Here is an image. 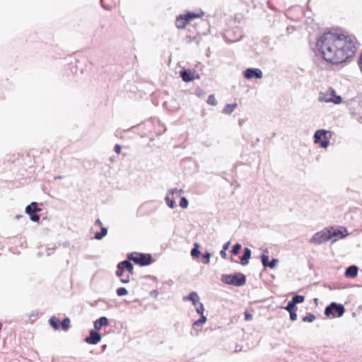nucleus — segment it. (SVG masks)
<instances>
[{
    "mask_svg": "<svg viewBox=\"0 0 362 362\" xmlns=\"http://www.w3.org/2000/svg\"><path fill=\"white\" fill-rule=\"evenodd\" d=\"M339 35L327 32L324 33L317 41L316 46L318 52L324 59L332 64L339 63L337 42Z\"/></svg>",
    "mask_w": 362,
    "mask_h": 362,
    "instance_id": "f257e3e1",
    "label": "nucleus"
},
{
    "mask_svg": "<svg viewBox=\"0 0 362 362\" xmlns=\"http://www.w3.org/2000/svg\"><path fill=\"white\" fill-rule=\"evenodd\" d=\"M356 42L354 35L341 31V64L353 59L357 49Z\"/></svg>",
    "mask_w": 362,
    "mask_h": 362,
    "instance_id": "f03ea898",
    "label": "nucleus"
},
{
    "mask_svg": "<svg viewBox=\"0 0 362 362\" xmlns=\"http://www.w3.org/2000/svg\"><path fill=\"white\" fill-rule=\"evenodd\" d=\"M339 235V228L334 226H328L315 233L308 240V243L314 245H320L329 240L336 242Z\"/></svg>",
    "mask_w": 362,
    "mask_h": 362,
    "instance_id": "7ed1b4c3",
    "label": "nucleus"
},
{
    "mask_svg": "<svg viewBox=\"0 0 362 362\" xmlns=\"http://www.w3.org/2000/svg\"><path fill=\"white\" fill-rule=\"evenodd\" d=\"M221 281L228 285L235 286H242L246 282L245 276L243 274L238 273L235 274H224L221 276Z\"/></svg>",
    "mask_w": 362,
    "mask_h": 362,
    "instance_id": "20e7f679",
    "label": "nucleus"
},
{
    "mask_svg": "<svg viewBox=\"0 0 362 362\" xmlns=\"http://www.w3.org/2000/svg\"><path fill=\"white\" fill-rule=\"evenodd\" d=\"M332 136L330 131L319 129L315 132L314 143L320 144L322 148H326L329 145V139Z\"/></svg>",
    "mask_w": 362,
    "mask_h": 362,
    "instance_id": "39448f33",
    "label": "nucleus"
},
{
    "mask_svg": "<svg viewBox=\"0 0 362 362\" xmlns=\"http://www.w3.org/2000/svg\"><path fill=\"white\" fill-rule=\"evenodd\" d=\"M128 258L141 266H147L152 262V257L150 254L133 252L128 255Z\"/></svg>",
    "mask_w": 362,
    "mask_h": 362,
    "instance_id": "423d86ee",
    "label": "nucleus"
},
{
    "mask_svg": "<svg viewBox=\"0 0 362 362\" xmlns=\"http://www.w3.org/2000/svg\"><path fill=\"white\" fill-rule=\"evenodd\" d=\"M318 100L320 102L339 104V96L336 95L332 88H329L325 92H320L319 93Z\"/></svg>",
    "mask_w": 362,
    "mask_h": 362,
    "instance_id": "0eeeda50",
    "label": "nucleus"
},
{
    "mask_svg": "<svg viewBox=\"0 0 362 362\" xmlns=\"http://www.w3.org/2000/svg\"><path fill=\"white\" fill-rule=\"evenodd\" d=\"M202 15L195 13H187L177 17L176 26L178 28H184L187 24L194 18H199Z\"/></svg>",
    "mask_w": 362,
    "mask_h": 362,
    "instance_id": "6e6552de",
    "label": "nucleus"
},
{
    "mask_svg": "<svg viewBox=\"0 0 362 362\" xmlns=\"http://www.w3.org/2000/svg\"><path fill=\"white\" fill-rule=\"evenodd\" d=\"M325 315L328 317H339V304L332 303L325 308Z\"/></svg>",
    "mask_w": 362,
    "mask_h": 362,
    "instance_id": "1a4fd4ad",
    "label": "nucleus"
},
{
    "mask_svg": "<svg viewBox=\"0 0 362 362\" xmlns=\"http://www.w3.org/2000/svg\"><path fill=\"white\" fill-rule=\"evenodd\" d=\"M243 76L247 79H252V78H262V72L260 69H256V68H250L247 69L244 73Z\"/></svg>",
    "mask_w": 362,
    "mask_h": 362,
    "instance_id": "9d476101",
    "label": "nucleus"
},
{
    "mask_svg": "<svg viewBox=\"0 0 362 362\" xmlns=\"http://www.w3.org/2000/svg\"><path fill=\"white\" fill-rule=\"evenodd\" d=\"M100 339L101 336L97 330H90V335L85 339V341L89 344H96Z\"/></svg>",
    "mask_w": 362,
    "mask_h": 362,
    "instance_id": "9b49d317",
    "label": "nucleus"
},
{
    "mask_svg": "<svg viewBox=\"0 0 362 362\" xmlns=\"http://www.w3.org/2000/svg\"><path fill=\"white\" fill-rule=\"evenodd\" d=\"M358 267L356 265L349 266L345 271L344 276L349 279H354L357 276Z\"/></svg>",
    "mask_w": 362,
    "mask_h": 362,
    "instance_id": "f8f14e48",
    "label": "nucleus"
},
{
    "mask_svg": "<svg viewBox=\"0 0 362 362\" xmlns=\"http://www.w3.org/2000/svg\"><path fill=\"white\" fill-rule=\"evenodd\" d=\"M195 73L191 71L190 70H184L180 71V76L182 80L185 82H189L194 79Z\"/></svg>",
    "mask_w": 362,
    "mask_h": 362,
    "instance_id": "ddd939ff",
    "label": "nucleus"
},
{
    "mask_svg": "<svg viewBox=\"0 0 362 362\" xmlns=\"http://www.w3.org/2000/svg\"><path fill=\"white\" fill-rule=\"evenodd\" d=\"M109 324V320L106 317H101L94 322V328L98 331L103 326H107Z\"/></svg>",
    "mask_w": 362,
    "mask_h": 362,
    "instance_id": "4468645a",
    "label": "nucleus"
},
{
    "mask_svg": "<svg viewBox=\"0 0 362 362\" xmlns=\"http://www.w3.org/2000/svg\"><path fill=\"white\" fill-rule=\"evenodd\" d=\"M41 211V209L37 207V204L36 202H32L30 205H28L25 207V212L28 214H35Z\"/></svg>",
    "mask_w": 362,
    "mask_h": 362,
    "instance_id": "2eb2a0df",
    "label": "nucleus"
},
{
    "mask_svg": "<svg viewBox=\"0 0 362 362\" xmlns=\"http://www.w3.org/2000/svg\"><path fill=\"white\" fill-rule=\"evenodd\" d=\"M250 257L251 250L249 248L245 247L244 250V255L241 257L240 264L243 266L247 265L249 262V259L250 258Z\"/></svg>",
    "mask_w": 362,
    "mask_h": 362,
    "instance_id": "dca6fc26",
    "label": "nucleus"
},
{
    "mask_svg": "<svg viewBox=\"0 0 362 362\" xmlns=\"http://www.w3.org/2000/svg\"><path fill=\"white\" fill-rule=\"evenodd\" d=\"M185 300H190L192 302L193 305H196L197 303L199 302V297L197 294V293L194 292V291H192L191 292L188 296L187 297H184L183 298Z\"/></svg>",
    "mask_w": 362,
    "mask_h": 362,
    "instance_id": "f3484780",
    "label": "nucleus"
},
{
    "mask_svg": "<svg viewBox=\"0 0 362 362\" xmlns=\"http://www.w3.org/2000/svg\"><path fill=\"white\" fill-rule=\"evenodd\" d=\"M120 264L123 265L127 273L131 274H133L134 267H133V264L130 262L125 260V261L121 262Z\"/></svg>",
    "mask_w": 362,
    "mask_h": 362,
    "instance_id": "a211bd4d",
    "label": "nucleus"
},
{
    "mask_svg": "<svg viewBox=\"0 0 362 362\" xmlns=\"http://www.w3.org/2000/svg\"><path fill=\"white\" fill-rule=\"evenodd\" d=\"M237 103L227 104L226 105H225L223 110V112L226 115H230L233 112V110L237 107Z\"/></svg>",
    "mask_w": 362,
    "mask_h": 362,
    "instance_id": "6ab92c4d",
    "label": "nucleus"
},
{
    "mask_svg": "<svg viewBox=\"0 0 362 362\" xmlns=\"http://www.w3.org/2000/svg\"><path fill=\"white\" fill-rule=\"evenodd\" d=\"M107 233V230L105 227H101L100 232H98L95 234V238L97 240H101Z\"/></svg>",
    "mask_w": 362,
    "mask_h": 362,
    "instance_id": "aec40b11",
    "label": "nucleus"
},
{
    "mask_svg": "<svg viewBox=\"0 0 362 362\" xmlns=\"http://www.w3.org/2000/svg\"><path fill=\"white\" fill-rule=\"evenodd\" d=\"M206 317L204 315H201L200 319L195 321L193 323L192 327H202L206 322Z\"/></svg>",
    "mask_w": 362,
    "mask_h": 362,
    "instance_id": "412c9836",
    "label": "nucleus"
},
{
    "mask_svg": "<svg viewBox=\"0 0 362 362\" xmlns=\"http://www.w3.org/2000/svg\"><path fill=\"white\" fill-rule=\"evenodd\" d=\"M124 273H127L126 271H125V269L123 267V265L120 264V262H119L117 264V271H116V275L118 277H122V276H124Z\"/></svg>",
    "mask_w": 362,
    "mask_h": 362,
    "instance_id": "4be33fe9",
    "label": "nucleus"
},
{
    "mask_svg": "<svg viewBox=\"0 0 362 362\" xmlns=\"http://www.w3.org/2000/svg\"><path fill=\"white\" fill-rule=\"evenodd\" d=\"M199 254H200V252L199 250V244L195 243L194 247L191 250V255L192 256V257L195 258V257H198L199 256Z\"/></svg>",
    "mask_w": 362,
    "mask_h": 362,
    "instance_id": "5701e85b",
    "label": "nucleus"
},
{
    "mask_svg": "<svg viewBox=\"0 0 362 362\" xmlns=\"http://www.w3.org/2000/svg\"><path fill=\"white\" fill-rule=\"evenodd\" d=\"M288 312H291L297 310L296 305L291 300L288 303V305L286 307L283 308Z\"/></svg>",
    "mask_w": 362,
    "mask_h": 362,
    "instance_id": "b1692460",
    "label": "nucleus"
},
{
    "mask_svg": "<svg viewBox=\"0 0 362 362\" xmlns=\"http://www.w3.org/2000/svg\"><path fill=\"white\" fill-rule=\"evenodd\" d=\"M305 298L303 296L296 295L292 298V302L296 305L298 303H301L304 301Z\"/></svg>",
    "mask_w": 362,
    "mask_h": 362,
    "instance_id": "393cba45",
    "label": "nucleus"
},
{
    "mask_svg": "<svg viewBox=\"0 0 362 362\" xmlns=\"http://www.w3.org/2000/svg\"><path fill=\"white\" fill-rule=\"evenodd\" d=\"M49 322L50 325L53 328H54L55 329H59V321L57 320V319L56 317H51L49 319Z\"/></svg>",
    "mask_w": 362,
    "mask_h": 362,
    "instance_id": "a878e982",
    "label": "nucleus"
},
{
    "mask_svg": "<svg viewBox=\"0 0 362 362\" xmlns=\"http://www.w3.org/2000/svg\"><path fill=\"white\" fill-rule=\"evenodd\" d=\"M70 319L66 317L64 320H63L62 322V328L63 330H67L70 327Z\"/></svg>",
    "mask_w": 362,
    "mask_h": 362,
    "instance_id": "bb28decb",
    "label": "nucleus"
},
{
    "mask_svg": "<svg viewBox=\"0 0 362 362\" xmlns=\"http://www.w3.org/2000/svg\"><path fill=\"white\" fill-rule=\"evenodd\" d=\"M165 202L167 205L170 208L173 209L175 207V202L173 198H170L169 194H168L165 198Z\"/></svg>",
    "mask_w": 362,
    "mask_h": 362,
    "instance_id": "cd10ccee",
    "label": "nucleus"
},
{
    "mask_svg": "<svg viewBox=\"0 0 362 362\" xmlns=\"http://www.w3.org/2000/svg\"><path fill=\"white\" fill-rule=\"evenodd\" d=\"M116 292L119 296H123L128 293L127 290L124 287L118 288Z\"/></svg>",
    "mask_w": 362,
    "mask_h": 362,
    "instance_id": "c85d7f7f",
    "label": "nucleus"
},
{
    "mask_svg": "<svg viewBox=\"0 0 362 362\" xmlns=\"http://www.w3.org/2000/svg\"><path fill=\"white\" fill-rule=\"evenodd\" d=\"M207 103L211 105H216L217 104V101L214 95H210L208 97Z\"/></svg>",
    "mask_w": 362,
    "mask_h": 362,
    "instance_id": "c756f323",
    "label": "nucleus"
},
{
    "mask_svg": "<svg viewBox=\"0 0 362 362\" xmlns=\"http://www.w3.org/2000/svg\"><path fill=\"white\" fill-rule=\"evenodd\" d=\"M188 204H189V202L185 197H183L180 199V207H182V209H187L188 206Z\"/></svg>",
    "mask_w": 362,
    "mask_h": 362,
    "instance_id": "7c9ffc66",
    "label": "nucleus"
},
{
    "mask_svg": "<svg viewBox=\"0 0 362 362\" xmlns=\"http://www.w3.org/2000/svg\"><path fill=\"white\" fill-rule=\"evenodd\" d=\"M315 316L313 314H309L303 318V322H312L315 320Z\"/></svg>",
    "mask_w": 362,
    "mask_h": 362,
    "instance_id": "2f4dec72",
    "label": "nucleus"
},
{
    "mask_svg": "<svg viewBox=\"0 0 362 362\" xmlns=\"http://www.w3.org/2000/svg\"><path fill=\"white\" fill-rule=\"evenodd\" d=\"M183 192V190L182 189H177V188H173V189H171L169 192H168V194H172V196H173L174 194H176L177 196L181 194Z\"/></svg>",
    "mask_w": 362,
    "mask_h": 362,
    "instance_id": "473e14b6",
    "label": "nucleus"
},
{
    "mask_svg": "<svg viewBox=\"0 0 362 362\" xmlns=\"http://www.w3.org/2000/svg\"><path fill=\"white\" fill-rule=\"evenodd\" d=\"M240 248H241V245H240V244H239V243H237V244H235V245L233 246V249H232V250H231V252H232L233 255H238V252H239V251H240Z\"/></svg>",
    "mask_w": 362,
    "mask_h": 362,
    "instance_id": "72a5a7b5",
    "label": "nucleus"
},
{
    "mask_svg": "<svg viewBox=\"0 0 362 362\" xmlns=\"http://www.w3.org/2000/svg\"><path fill=\"white\" fill-rule=\"evenodd\" d=\"M210 257H211V254L209 252H207L205 254H204L202 255L203 262L206 264H209L210 262Z\"/></svg>",
    "mask_w": 362,
    "mask_h": 362,
    "instance_id": "f704fd0d",
    "label": "nucleus"
},
{
    "mask_svg": "<svg viewBox=\"0 0 362 362\" xmlns=\"http://www.w3.org/2000/svg\"><path fill=\"white\" fill-rule=\"evenodd\" d=\"M261 259H262V263L263 264V266L264 267H267V264H269V257L266 255H262L261 256Z\"/></svg>",
    "mask_w": 362,
    "mask_h": 362,
    "instance_id": "c9c22d12",
    "label": "nucleus"
},
{
    "mask_svg": "<svg viewBox=\"0 0 362 362\" xmlns=\"http://www.w3.org/2000/svg\"><path fill=\"white\" fill-rule=\"evenodd\" d=\"M131 274H128V273H124V276L120 277V281L124 283V284H127L128 282H129V276H130Z\"/></svg>",
    "mask_w": 362,
    "mask_h": 362,
    "instance_id": "e433bc0d",
    "label": "nucleus"
},
{
    "mask_svg": "<svg viewBox=\"0 0 362 362\" xmlns=\"http://www.w3.org/2000/svg\"><path fill=\"white\" fill-rule=\"evenodd\" d=\"M196 311L201 315H204L203 313L204 311V305L202 303H200L199 304V305L197 307Z\"/></svg>",
    "mask_w": 362,
    "mask_h": 362,
    "instance_id": "4c0bfd02",
    "label": "nucleus"
},
{
    "mask_svg": "<svg viewBox=\"0 0 362 362\" xmlns=\"http://www.w3.org/2000/svg\"><path fill=\"white\" fill-rule=\"evenodd\" d=\"M279 262V260L277 259H272L271 262L267 264V267H269L271 269H273L276 267V264Z\"/></svg>",
    "mask_w": 362,
    "mask_h": 362,
    "instance_id": "58836bf2",
    "label": "nucleus"
},
{
    "mask_svg": "<svg viewBox=\"0 0 362 362\" xmlns=\"http://www.w3.org/2000/svg\"><path fill=\"white\" fill-rule=\"evenodd\" d=\"M349 235L347 229L341 226V238H344Z\"/></svg>",
    "mask_w": 362,
    "mask_h": 362,
    "instance_id": "ea45409f",
    "label": "nucleus"
},
{
    "mask_svg": "<svg viewBox=\"0 0 362 362\" xmlns=\"http://www.w3.org/2000/svg\"><path fill=\"white\" fill-rule=\"evenodd\" d=\"M30 220L34 222H37L40 219V216L35 214H30Z\"/></svg>",
    "mask_w": 362,
    "mask_h": 362,
    "instance_id": "a19ab883",
    "label": "nucleus"
},
{
    "mask_svg": "<svg viewBox=\"0 0 362 362\" xmlns=\"http://www.w3.org/2000/svg\"><path fill=\"white\" fill-rule=\"evenodd\" d=\"M296 310L289 312L290 318L292 321H296L297 320V314L296 313Z\"/></svg>",
    "mask_w": 362,
    "mask_h": 362,
    "instance_id": "79ce46f5",
    "label": "nucleus"
},
{
    "mask_svg": "<svg viewBox=\"0 0 362 362\" xmlns=\"http://www.w3.org/2000/svg\"><path fill=\"white\" fill-rule=\"evenodd\" d=\"M245 319L247 321H250L252 319V315L248 313H245Z\"/></svg>",
    "mask_w": 362,
    "mask_h": 362,
    "instance_id": "37998d69",
    "label": "nucleus"
},
{
    "mask_svg": "<svg viewBox=\"0 0 362 362\" xmlns=\"http://www.w3.org/2000/svg\"><path fill=\"white\" fill-rule=\"evenodd\" d=\"M114 150H115V151L117 153H120V152H121V146H120V145H119V144H116V145L115 146Z\"/></svg>",
    "mask_w": 362,
    "mask_h": 362,
    "instance_id": "c03bdc74",
    "label": "nucleus"
},
{
    "mask_svg": "<svg viewBox=\"0 0 362 362\" xmlns=\"http://www.w3.org/2000/svg\"><path fill=\"white\" fill-rule=\"evenodd\" d=\"M226 250H224V249H222V250H221V252H220V255H221V256L223 258H224V259H225V258L226 257V256H227V255H226Z\"/></svg>",
    "mask_w": 362,
    "mask_h": 362,
    "instance_id": "a18cd8bd",
    "label": "nucleus"
},
{
    "mask_svg": "<svg viewBox=\"0 0 362 362\" xmlns=\"http://www.w3.org/2000/svg\"><path fill=\"white\" fill-rule=\"evenodd\" d=\"M230 244V243L229 241L226 243L223 246V249H224V250H227L229 248Z\"/></svg>",
    "mask_w": 362,
    "mask_h": 362,
    "instance_id": "49530a36",
    "label": "nucleus"
},
{
    "mask_svg": "<svg viewBox=\"0 0 362 362\" xmlns=\"http://www.w3.org/2000/svg\"><path fill=\"white\" fill-rule=\"evenodd\" d=\"M95 224H97L99 226H102V225H103V223H102V222H101V221L100 219H97L95 221Z\"/></svg>",
    "mask_w": 362,
    "mask_h": 362,
    "instance_id": "de8ad7c7",
    "label": "nucleus"
},
{
    "mask_svg": "<svg viewBox=\"0 0 362 362\" xmlns=\"http://www.w3.org/2000/svg\"><path fill=\"white\" fill-rule=\"evenodd\" d=\"M344 307L343 305L341 304V316L343 315L344 313Z\"/></svg>",
    "mask_w": 362,
    "mask_h": 362,
    "instance_id": "09e8293b",
    "label": "nucleus"
},
{
    "mask_svg": "<svg viewBox=\"0 0 362 362\" xmlns=\"http://www.w3.org/2000/svg\"><path fill=\"white\" fill-rule=\"evenodd\" d=\"M62 177L60 175L55 177V179H62Z\"/></svg>",
    "mask_w": 362,
    "mask_h": 362,
    "instance_id": "8fccbe9b",
    "label": "nucleus"
},
{
    "mask_svg": "<svg viewBox=\"0 0 362 362\" xmlns=\"http://www.w3.org/2000/svg\"><path fill=\"white\" fill-rule=\"evenodd\" d=\"M22 216H23L17 215V216H16V218H21V217H22Z\"/></svg>",
    "mask_w": 362,
    "mask_h": 362,
    "instance_id": "3c124183",
    "label": "nucleus"
},
{
    "mask_svg": "<svg viewBox=\"0 0 362 362\" xmlns=\"http://www.w3.org/2000/svg\"><path fill=\"white\" fill-rule=\"evenodd\" d=\"M100 3H101L102 6H103V7H105V6L103 5V0H100Z\"/></svg>",
    "mask_w": 362,
    "mask_h": 362,
    "instance_id": "603ef678",
    "label": "nucleus"
},
{
    "mask_svg": "<svg viewBox=\"0 0 362 362\" xmlns=\"http://www.w3.org/2000/svg\"><path fill=\"white\" fill-rule=\"evenodd\" d=\"M1 327H2V323L0 322V330L1 329Z\"/></svg>",
    "mask_w": 362,
    "mask_h": 362,
    "instance_id": "864d4df0",
    "label": "nucleus"
},
{
    "mask_svg": "<svg viewBox=\"0 0 362 362\" xmlns=\"http://www.w3.org/2000/svg\"><path fill=\"white\" fill-rule=\"evenodd\" d=\"M238 349H239V347L236 348L235 351H238L239 350H238Z\"/></svg>",
    "mask_w": 362,
    "mask_h": 362,
    "instance_id": "5fc2aeb1",
    "label": "nucleus"
},
{
    "mask_svg": "<svg viewBox=\"0 0 362 362\" xmlns=\"http://www.w3.org/2000/svg\"><path fill=\"white\" fill-rule=\"evenodd\" d=\"M238 349H239V347L236 348L235 351H238L239 350H238Z\"/></svg>",
    "mask_w": 362,
    "mask_h": 362,
    "instance_id": "6e6d98bb",
    "label": "nucleus"
}]
</instances>
